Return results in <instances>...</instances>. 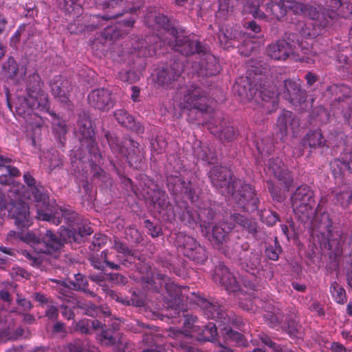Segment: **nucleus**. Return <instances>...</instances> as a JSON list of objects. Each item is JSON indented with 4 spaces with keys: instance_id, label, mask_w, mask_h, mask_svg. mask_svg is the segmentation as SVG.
I'll return each mask as SVG.
<instances>
[{
    "instance_id": "obj_24",
    "label": "nucleus",
    "mask_w": 352,
    "mask_h": 352,
    "mask_svg": "<svg viewBox=\"0 0 352 352\" xmlns=\"http://www.w3.org/2000/svg\"><path fill=\"white\" fill-rule=\"evenodd\" d=\"M233 227L231 223L228 226L226 223H220L213 226L212 236L210 240L216 243H222L226 241L227 234L232 230Z\"/></svg>"
},
{
    "instance_id": "obj_61",
    "label": "nucleus",
    "mask_w": 352,
    "mask_h": 352,
    "mask_svg": "<svg viewBox=\"0 0 352 352\" xmlns=\"http://www.w3.org/2000/svg\"><path fill=\"white\" fill-rule=\"evenodd\" d=\"M335 352H346V349L340 344H334L333 346Z\"/></svg>"
},
{
    "instance_id": "obj_44",
    "label": "nucleus",
    "mask_w": 352,
    "mask_h": 352,
    "mask_svg": "<svg viewBox=\"0 0 352 352\" xmlns=\"http://www.w3.org/2000/svg\"><path fill=\"white\" fill-rule=\"evenodd\" d=\"M280 251L279 247H269L266 249V255L268 258L276 261L278 258Z\"/></svg>"
},
{
    "instance_id": "obj_6",
    "label": "nucleus",
    "mask_w": 352,
    "mask_h": 352,
    "mask_svg": "<svg viewBox=\"0 0 352 352\" xmlns=\"http://www.w3.org/2000/svg\"><path fill=\"white\" fill-rule=\"evenodd\" d=\"M210 177L212 184L221 190L222 194L232 195L239 199V204L247 211L254 210L257 208V199L254 191L249 184H244L239 193L234 189L240 185V182H233L230 171L225 167L214 166L210 171Z\"/></svg>"
},
{
    "instance_id": "obj_20",
    "label": "nucleus",
    "mask_w": 352,
    "mask_h": 352,
    "mask_svg": "<svg viewBox=\"0 0 352 352\" xmlns=\"http://www.w3.org/2000/svg\"><path fill=\"white\" fill-rule=\"evenodd\" d=\"M197 304L204 310V313L208 318L221 319L223 309L218 302L213 303L206 299L199 298Z\"/></svg>"
},
{
    "instance_id": "obj_39",
    "label": "nucleus",
    "mask_w": 352,
    "mask_h": 352,
    "mask_svg": "<svg viewBox=\"0 0 352 352\" xmlns=\"http://www.w3.org/2000/svg\"><path fill=\"white\" fill-rule=\"evenodd\" d=\"M113 248L120 254L125 256H131V251L122 243L116 240L114 241Z\"/></svg>"
},
{
    "instance_id": "obj_55",
    "label": "nucleus",
    "mask_w": 352,
    "mask_h": 352,
    "mask_svg": "<svg viewBox=\"0 0 352 352\" xmlns=\"http://www.w3.org/2000/svg\"><path fill=\"white\" fill-rule=\"evenodd\" d=\"M305 79L309 85H312L316 81V76L312 73H307Z\"/></svg>"
},
{
    "instance_id": "obj_48",
    "label": "nucleus",
    "mask_w": 352,
    "mask_h": 352,
    "mask_svg": "<svg viewBox=\"0 0 352 352\" xmlns=\"http://www.w3.org/2000/svg\"><path fill=\"white\" fill-rule=\"evenodd\" d=\"M210 211H209V210H201L199 212L197 217L192 216V214H190V216H192V219L194 221H199L201 222H203L204 223H206V214H210Z\"/></svg>"
},
{
    "instance_id": "obj_43",
    "label": "nucleus",
    "mask_w": 352,
    "mask_h": 352,
    "mask_svg": "<svg viewBox=\"0 0 352 352\" xmlns=\"http://www.w3.org/2000/svg\"><path fill=\"white\" fill-rule=\"evenodd\" d=\"M121 30H118L117 28H109L105 30L104 36L110 40L116 39L121 36Z\"/></svg>"
},
{
    "instance_id": "obj_12",
    "label": "nucleus",
    "mask_w": 352,
    "mask_h": 352,
    "mask_svg": "<svg viewBox=\"0 0 352 352\" xmlns=\"http://www.w3.org/2000/svg\"><path fill=\"white\" fill-rule=\"evenodd\" d=\"M78 135L82 146H86L89 154L91 155V162L96 163L100 157L98 154V149L95 146L94 140V131L89 120H85L84 123L79 124V129L77 131Z\"/></svg>"
},
{
    "instance_id": "obj_58",
    "label": "nucleus",
    "mask_w": 352,
    "mask_h": 352,
    "mask_svg": "<svg viewBox=\"0 0 352 352\" xmlns=\"http://www.w3.org/2000/svg\"><path fill=\"white\" fill-rule=\"evenodd\" d=\"M134 21H135L132 19H128L126 21H123L122 23L120 24V26L121 27L122 25H123L124 28H129L133 26Z\"/></svg>"
},
{
    "instance_id": "obj_22",
    "label": "nucleus",
    "mask_w": 352,
    "mask_h": 352,
    "mask_svg": "<svg viewBox=\"0 0 352 352\" xmlns=\"http://www.w3.org/2000/svg\"><path fill=\"white\" fill-rule=\"evenodd\" d=\"M3 69L7 77L10 78H15L17 81L23 79L26 74V69L23 66L19 67L12 58H9L8 61L4 63Z\"/></svg>"
},
{
    "instance_id": "obj_49",
    "label": "nucleus",
    "mask_w": 352,
    "mask_h": 352,
    "mask_svg": "<svg viewBox=\"0 0 352 352\" xmlns=\"http://www.w3.org/2000/svg\"><path fill=\"white\" fill-rule=\"evenodd\" d=\"M195 155L197 156V157L202 159L203 160L207 161L209 163H212V157H209L206 153L205 151H204L201 148L199 149L195 150Z\"/></svg>"
},
{
    "instance_id": "obj_17",
    "label": "nucleus",
    "mask_w": 352,
    "mask_h": 352,
    "mask_svg": "<svg viewBox=\"0 0 352 352\" xmlns=\"http://www.w3.org/2000/svg\"><path fill=\"white\" fill-rule=\"evenodd\" d=\"M215 274V280H219L228 292H235L239 289L238 282L227 267L217 268Z\"/></svg>"
},
{
    "instance_id": "obj_50",
    "label": "nucleus",
    "mask_w": 352,
    "mask_h": 352,
    "mask_svg": "<svg viewBox=\"0 0 352 352\" xmlns=\"http://www.w3.org/2000/svg\"><path fill=\"white\" fill-rule=\"evenodd\" d=\"M76 330L81 333H86L89 330V322L87 320H81L76 324Z\"/></svg>"
},
{
    "instance_id": "obj_2",
    "label": "nucleus",
    "mask_w": 352,
    "mask_h": 352,
    "mask_svg": "<svg viewBox=\"0 0 352 352\" xmlns=\"http://www.w3.org/2000/svg\"><path fill=\"white\" fill-rule=\"evenodd\" d=\"M341 0H330L332 10L340 6ZM260 0H245L244 10L252 14L254 18L262 19L265 16L272 15L273 17L280 19L285 16L287 10L293 11L296 14H301L312 20L318 21L320 25L316 28L313 23H307L302 27L300 34L305 38H314L320 33V26L326 24L327 16L333 17V10L322 12L320 7L316 8L311 6L294 1L292 0H280L278 3H269L266 5L265 13L258 10Z\"/></svg>"
},
{
    "instance_id": "obj_9",
    "label": "nucleus",
    "mask_w": 352,
    "mask_h": 352,
    "mask_svg": "<svg viewBox=\"0 0 352 352\" xmlns=\"http://www.w3.org/2000/svg\"><path fill=\"white\" fill-rule=\"evenodd\" d=\"M291 200L296 217L302 222L312 223L316 214V203L312 190L307 186H301L296 189Z\"/></svg>"
},
{
    "instance_id": "obj_23",
    "label": "nucleus",
    "mask_w": 352,
    "mask_h": 352,
    "mask_svg": "<svg viewBox=\"0 0 352 352\" xmlns=\"http://www.w3.org/2000/svg\"><path fill=\"white\" fill-rule=\"evenodd\" d=\"M269 170L279 179L283 180L285 186L288 187L291 182V177L285 170L282 161L277 158L270 161L269 163Z\"/></svg>"
},
{
    "instance_id": "obj_51",
    "label": "nucleus",
    "mask_w": 352,
    "mask_h": 352,
    "mask_svg": "<svg viewBox=\"0 0 352 352\" xmlns=\"http://www.w3.org/2000/svg\"><path fill=\"white\" fill-rule=\"evenodd\" d=\"M45 313L46 316L50 319H55L58 316L57 309L53 305L48 306Z\"/></svg>"
},
{
    "instance_id": "obj_54",
    "label": "nucleus",
    "mask_w": 352,
    "mask_h": 352,
    "mask_svg": "<svg viewBox=\"0 0 352 352\" xmlns=\"http://www.w3.org/2000/svg\"><path fill=\"white\" fill-rule=\"evenodd\" d=\"M93 232L91 227L89 226H84L83 227H80L78 228V234L80 236H85L87 235H89Z\"/></svg>"
},
{
    "instance_id": "obj_10",
    "label": "nucleus",
    "mask_w": 352,
    "mask_h": 352,
    "mask_svg": "<svg viewBox=\"0 0 352 352\" xmlns=\"http://www.w3.org/2000/svg\"><path fill=\"white\" fill-rule=\"evenodd\" d=\"M175 102L182 109H197L201 111H207L206 96L199 87L185 86L177 92Z\"/></svg>"
},
{
    "instance_id": "obj_15",
    "label": "nucleus",
    "mask_w": 352,
    "mask_h": 352,
    "mask_svg": "<svg viewBox=\"0 0 352 352\" xmlns=\"http://www.w3.org/2000/svg\"><path fill=\"white\" fill-rule=\"evenodd\" d=\"M285 96L294 105H301L306 101V92L300 89L299 80H285Z\"/></svg>"
},
{
    "instance_id": "obj_30",
    "label": "nucleus",
    "mask_w": 352,
    "mask_h": 352,
    "mask_svg": "<svg viewBox=\"0 0 352 352\" xmlns=\"http://www.w3.org/2000/svg\"><path fill=\"white\" fill-rule=\"evenodd\" d=\"M107 140L109 144L113 151L122 154L127 158H131V153L128 151V149L126 148V146L128 144H133V146H134V144L132 142L129 141L128 142H125V146H121L116 138H111L110 139L107 138Z\"/></svg>"
},
{
    "instance_id": "obj_52",
    "label": "nucleus",
    "mask_w": 352,
    "mask_h": 352,
    "mask_svg": "<svg viewBox=\"0 0 352 352\" xmlns=\"http://www.w3.org/2000/svg\"><path fill=\"white\" fill-rule=\"evenodd\" d=\"M21 336V334H19ZM19 335H10L9 331H3L2 332H0V340L1 341H6L7 340H11V339H16L18 338Z\"/></svg>"
},
{
    "instance_id": "obj_62",
    "label": "nucleus",
    "mask_w": 352,
    "mask_h": 352,
    "mask_svg": "<svg viewBox=\"0 0 352 352\" xmlns=\"http://www.w3.org/2000/svg\"><path fill=\"white\" fill-rule=\"evenodd\" d=\"M0 297L5 301H9V293L7 291H0Z\"/></svg>"
},
{
    "instance_id": "obj_21",
    "label": "nucleus",
    "mask_w": 352,
    "mask_h": 352,
    "mask_svg": "<svg viewBox=\"0 0 352 352\" xmlns=\"http://www.w3.org/2000/svg\"><path fill=\"white\" fill-rule=\"evenodd\" d=\"M331 168L335 175L351 173L352 172V153L345 154L342 160H336L331 163Z\"/></svg>"
},
{
    "instance_id": "obj_29",
    "label": "nucleus",
    "mask_w": 352,
    "mask_h": 352,
    "mask_svg": "<svg viewBox=\"0 0 352 352\" xmlns=\"http://www.w3.org/2000/svg\"><path fill=\"white\" fill-rule=\"evenodd\" d=\"M60 80V78H59L58 80L50 84L52 92L53 95L55 97L58 98L62 102H67L68 100V96L65 89H63L64 86Z\"/></svg>"
},
{
    "instance_id": "obj_60",
    "label": "nucleus",
    "mask_w": 352,
    "mask_h": 352,
    "mask_svg": "<svg viewBox=\"0 0 352 352\" xmlns=\"http://www.w3.org/2000/svg\"><path fill=\"white\" fill-rule=\"evenodd\" d=\"M342 89V87H338L337 85H333L329 87V88L327 91V95H328L329 93L336 92L338 93V91H340Z\"/></svg>"
},
{
    "instance_id": "obj_25",
    "label": "nucleus",
    "mask_w": 352,
    "mask_h": 352,
    "mask_svg": "<svg viewBox=\"0 0 352 352\" xmlns=\"http://www.w3.org/2000/svg\"><path fill=\"white\" fill-rule=\"evenodd\" d=\"M236 34V32H233L231 27L221 28L219 35V41L224 47H234Z\"/></svg>"
},
{
    "instance_id": "obj_41",
    "label": "nucleus",
    "mask_w": 352,
    "mask_h": 352,
    "mask_svg": "<svg viewBox=\"0 0 352 352\" xmlns=\"http://www.w3.org/2000/svg\"><path fill=\"white\" fill-rule=\"evenodd\" d=\"M146 22L149 25H152L151 22H152L153 19H155L156 23L160 25H162V26H164L165 25L166 22L167 21V19L164 16L161 15V14H158L157 16V15H155V14H153L152 13H150L149 14H148L146 16Z\"/></svg>"
},
{
    "instance_id": "obj_8",
    "label": "nucleus",
    "mask_w": 352,
    "mask_h": 352,
    "mask_svg": "<svg viewBox=\"0 0 352 352\" xmlns=\"http://www.w3.org/2000/svg\"><path fill=\"white\" fill-rule=\"evenodd\" d=\"M102 3L107 8L118 9L111 14H107L104 16L98 15L94 16H78L77 19L68 26V30L72 34H78L85 31L92 30L94 28L102 25V22L109 19L116 18L122 14L120 8L122 5V0H104Z\"/></svg>"
},
{
    "instance_id": "obj_57",
    "label": "nucleus",
    "mask_w": 352,
    "mask_h": 352,
    "mask_svg": "<svg viewBox=\"0 0 352 352\" xmlns=\"http://www.w3.org/2000/svg\"><path fill=\"white\" fill-rule=\"evenodd\" d=\"M19 304L24 307L25 309H29L31 308V303L25 299H19Z\"/></svg>"
},
{
    "instance_id": "obj_46",
    "label": "nucleus",
    "mask_w": 352,
    "mask_h": 352,
    "mask_svg": "<svg viewBox=\"0 0 352 352\" xmlns=\"http://www.w3.org/2000/svg\"><path fill=\"white\" fill-rule=\"evenodd\" d=\"M226 334L228 338H230L232 340H236L239 344H243L242 342V336L241 334L235 332L230 329H225Z\"/></svg>"
},
{
    "instance_id": "obj_19",
    "label": "nucleus",
    "mask_w": 352,
    "mask_h": 352,
    "mask_svg": "<svg viewBox=\"0 0 352 352\" xmlns=\"http://www.w3.org/2000/svg\"><path fill=\"white\" fill-rule=\"evenodd\" d=\"M180 74V65L175 63L173 67L159 71L157 75V81L160 85L168 86L172 80H175Z\"/></svg>"
},
{
    "instance_id": "obj_11",
    "label": "nucleus",
    "mask_w": 352,
    "mask_h": 352,
    "mask_svg": "<svg viewBox=\"0 0 352 352\" xmlns=\"http://www.w3.org/2000/svg\"><path fill=\"white\" fill-rule=\"evenodd\" d=\"M175 30H172L171 34H173ZM173 37L175 38V44L170 40L164 39L160 41V45L161 46L162 43L169 45L173 49L186 56L202 51L201 43L195 40L190 39L187 36L177 34V36L173 35Z\"/></svg>"
},
{
    "instance_id": "obj_16",
    "label": "nucleus",
    "mask_w": 352,
    "mask_h": 352,
    "mask_svg": "<svg viewBox=\"0 0 352 352\" xmlns=\"http://www.w3.org/2000/svg\"><path fill=\"white\" fill-rule=\"evenodd\" d=\"M299 126L298 120L289 111H285L278 117L276 126L281 138L290 131L294 132Z\"/></svg>"
},
{
    "instance_id": "obj_13",
    "label": "nucleus",
    "mask_w": 352,
    "mask_h": 352,
    "mask_svg": "<svg viewBox=\"0 0 352 352\" xmlns=\"http://www.w3.org/2000/svg\"><path fill=\"white\" fill-rule=\"evenodd\" d=\"M91 106L101 111H109L113 107V100L111 93L104 89L92 91L88 96Z\"/></svg>"
},
{
    "instance_id": "obj_47",
    "label": "nucleus",
    "mask_w": 352,
    "mask_h": 352,
    "mask_svg": "<svg viewBox=\"0 0 352 352\" xmlns=\"http://www.w3.org/2000/svg\"><path fill=\"white\" fill-rule=\"evenodd\" d=\"M261 340L263 344L268 346L270 348H271L274 352H278L279 351V347L278 346H276L272 341L270 340L269 337L267 336H262L261 337Z\"/></svg>"
},
{
    "instance_id": "obj_37",
    "label": "nucleus",
    "mask_w": 352,
    "mask_h": 352,
    "mask_svg": "<svg viewBox=\"0 0 352 352\" xmlns=\"http://www.w3.org/2000/svg\"><path fill=\"white\" fill-rule=\"evenodd\" d=\"M119 76L122 81L129 82L130 83L135 82L138 78L135 73L131 71L121 72L119 74Z\"/></svg>"
},
{
    "instance_id": "obj_33",
    "label": "nucleus",
    "mask_w": 352,
    "mask_h": 352,
    "mask_svg": "<svg viewBox=\"0 0 352 352\" xmlns=\"http://www.w3.org/2000/svg\"><path fill=\"white\" fill-rule=\"evenodd\" d=\"M331 293L337 302L342 304L345 302V291L338 283L331 284Z\"/></svg>"
},
{
    "instance_id": "obj_56",
    "label": "nucleus",
    "mask_w": 352,
    "mask_h": 352,
    "mask_svg": "<svg viewBox=\"0 0 352 352\" xmlns=\"http://www.w3.org/2000/svg\"><path fill=\"white\" fill-rule=\"evenodd\" d=\"M247 28L252 30L254 32H258L260 31V28L254 21L248 23Z\"/></svg>"
},
{
    "instance_id": "obj_1",
    "label": "nucleus",
    "mask_w": 352,
    "mask_h": 352,
    "mask_svg": "<svg viewBox=\"0 0 352 352\" xmlns=\"http://www.w3.org/2000/svg\"><path fill=\"white\" fill-rule=\"evenodd\" d=\"M25 182L28 186V192L24 193L19 187L10 190V192L16 193L14 201L6 204L0 192V217L5 216L6 211L15 219L18 227H26L31 224L29 207L23 201L28 198L36 203L37 218L41 220L52 221L58 225L60 223V218H63L67 223H72L76 219L77 214L69 208H59L54 212L48 204L47 197L44 193L41 186H36L35 180L29 173L23 175Z\"/></svg>"
},
{
    "instance_id": "obj_34",
    "label": "nucleus",
    "mask_w": 352,
    "mask_h": 352,
    "mask_svg": "<svg viewBox=\"0 0 352 352\" xmlns=\"http://www.w3.org/2000/svg\"><path fill=\"white\" fill-rule=\"evenodd\" d=\"M244 259V262L250 269L256 268L259 265L261 256L258 252L251 253L249 256L248 253L240 256V259Z\"/></svg>"
},
{
    "instance_id": "obj_53",
    "label": "nucleus",
    "mask_w": 352,
    "mask_h": 352,
    "mask_svg": "<svg viewBox=\"0 0 352 352\" xmlns=\"http://www.w3.org/2000/svg\"><path fill=\"white\" fill-rule=\"evenodd\" d=\"M52 157H54V160L50 158V166L52 168H54L58 166L61 164V160L59 157V155L57 153H53L52 154Z\"/></svg>"
},
{
    "instance_id": "obj_36",
    "label": "nucleus",
    "mask_w": 352,
    "mask_h": 352,
    "mask_svg": "<svg viewBox=\"0 0 352 352\" xmlns=\"http://www.w3.org/2000/svg\"><path fill=\"white\" fill-rule=\"evenodd\" d=\"M114 257V255L112 253H109L108 250L102 252L100 254V258L103 260L106 265L109 266L111 269L118 270L119 265L111 261Z\"/></svg>"
},
{
    "instance_id": "obj_3",
    "label": "nucleus",
    "mask_w": 352,
    "mask_h": 352,
    "mask_svg": "<svg viewBox=\"0 0 352 352\" xmlns=\"http://www.w3.org/2000/svg\"><path fill=\"white\" fill-rule=\"evenodd\" d=\"M28 97L18 96L15 102L16 113L25 119L28 130L33 131V140L40 135V128L43 124V118L34 110L41 112L49 111L47 96L41 89L40 77L37 74L29 76Z\"/></svg>"
},
{
    "instance_id": "obj_64",
    "label": "nucleus",
    "mask_w": 352,
    "mask_h": 352,
    "mask_svg": "<svg viewBox=\"0 0 352 352\" xmlns=\"http://www.w3.org/2000/svg\"><path fill=\"white\" fill-rule=\"evenodd\" d=\"M217 352H232V351L224 346H219Z\"/></svg>"
},
{
    "instance_id": "obj_7",
    "label": "nucleus",
    "mask_w": 352,
    "mask_h": 352,
    "mask_svg": "<svg viewBox=\"0 0 352 352\" xmlns=\"http://www.w3.org/2000/svg\"><path fill=\"white\" fill-rule=\"evenodd\" d=\"M311 45L301 41L298 43L293 50L285 41H278L276 43L269 45L267 54L270 58L278 60H284L287 57H292L295 60L310 63L313 60L309 55L316 54L315 52H313L312 48L310 49Z\"/></svg>"
},
{
    "instance_id": "obj_35",
    "label": "nucleus",
    "mask_w": 352,
    "mask_h": 352,
    "mask_svg": "<svg viewBox=\"0 0 352 352\" xmlns=\"http://www.w3.org/2000/svg\"><path fill=\"white\" fill-rule=\"evenodd\" d=\"M54 116L53 125L54 131L57 133L59 137L64 135L67 132L66 124L64 121L60 120L58 118L55 117V115L50 113Z\"/></svg>"
},
{
    "instance_id": "obj_26",
    "label": "nucleus",
    "mask_w": 352,
    "mask_h": 352,
    "mask_svg": "<svg viewBox=\"0 0 352 352\" xmlns=\"http://www.w3.org/2000/svg\"><path fill=\"white\" fill-rule=\"evenodd\" d=\"M115 118L122 126L131 130H138L137 124L133 118L124 110H118L115 112Z\"/></svg>"
},
{
    "instance_id": "obj_45",
    "label": "nucleus",
    "mask_w": 352,
    "mask_h": 352,
    "mask_svg": "<svg viewBox=\"0 0 352 352\" xmlns=\"http://www.w3.org/2000/svg\"><path fill=\"white\" fill-rule=\"evenodd\" d=\"M235 135L233 127L228 126L225 129H223L219 135L221 138H224L227 140H231Z\"/></svg>"
},
{
    "instance_id": "obj_31",
    "label": "nucleus",
    "mask_w": 352,
    "mask_h": 352,
    "mask_svg": "<svg viewBox=\"0 0 352 352\" xmlns=\"http://www.w3.org/2000/svg\"><path fill=\"white\" fill-rule=\"evenodd\" d=\"M56 3L61 10L68 13H79L81 10V7L76 3V0H56Z\"/></svg>"
},
{
    "instance_id": "obj_27",
    "label": "nucleus",
    "mask_w": 352,
    "mask_h": 352,
    "mask_svg": "<svg viewBox=\"0 0 352 352\" xmlns=\"http://www.w3.org/2000/svg\"><path fill=\"white\" fill-rule=\"evenodd\" d=\"M324 140L320 131H315L308 133L303 140V146L316 148L324 144Z\"/></svg>"
},
{
    "instance_id": "obj_28",
    "label": "nucleus",
    "mask_w": 352,
    "mask_h": 352,
    "mask_svg": "<svg viewBox=\"0 0 352 352\" xmlns=\"http://www.w3.org/2000/svg\"><path fill=\"white\" fill-rule=\"evenodd\" d=\"M232 220L246 230L249 233L254 234L256 232L257 226L254 221L250 220L240 214L232 217Z\"/></svg>"
},
{
    "instance_id": "obj_32",
    "label": "nucleus",
    "mask_w": 352,
    "mask_h": 352,
    "mask_svg": "<svg viewBox=\"0 0 352 352\" xmlns=\"http://www.w3.org/2000/svg\"><path fill=\"white\" fill-rule=\"evenodd\" d=\"M86 280L84 279L81 274L75 275V282L69 281L67 283H64L63 285H61V287H63V289L65 291L67 288L72 289L75 290H85L86 288ZM62 290V288L60 289Z\"/></svg>"
},
{
    "instance_id": "obj_14",
    "label": "nucleus",
    "mask_w": 352,
    "mask_h": 352,
    "mask_svg": "<svg viewBox=\"0 0 352 352\" xmlns=\"http://www.w3.org/2000/svg\"><path fill=\"white\" fill-rule=\"evenodd\" d=\"M195 318H192L193 322L195 321ZM201 331V327L198 325L192 324L188 322L186 325V334L190 337H196L197 340L200 341H213L217 336V327L212 323L210 322L207 324L204 329L201 330V333H199Z\"/></svg>"
},
{
    "instance_id": "obj_42",
    "label": "nucleus",
    "mask_w": 352,
    "mask_h": 352,
    "mask_svg": "<svg viewBox=\"0 0 352 352\" xmlns=\"http://www.w3.org/2000/svg\"><path fill=\"white\" fill-rule=\"evenodd\" d=\"M336 197L337 201L343 206H348L351 203L352 198L351 194L348 191L338 194Z\"/></svg>"
},
{
    "instance_id": "obj_5",
    "label": "nucleus",
    "mask_w": 352,
    "mask_h": 352,
    "mask_svg": "<svg viewBox=\"0 0 352 352\" xmlns=\"http://www.w3.org/2000/svg\"><path fill=\"white\" fill-rule=\"evenodd\" d=\"M266 67L262 69L256 66H252L248 71L247 76L238 80L233 86V91L239 96L248 100H255L259 102L258 98L265 102L274 106L278 102V94L272 89L262 85V75L265 74Z\"/></svg>"
},
{
    "instance_id": "obj_59",
    "label": "nucleus",
    "mask_w": 352,
    "mask_h": 352,
    "mask_svg": "<svg viewBox=\"0 0 352 352\" xmlns=\"http://www.w3.org/2000/svg\"><path fill=\"white\" fill-rule=\"evenodd\" d=\"M6 23L7 21L5 17L0 14V34L4 30Z\"/></svg>"
},
{
    "instance_id": "obj_4",
    "label": "nucleus",
    "mask_w": 352,
    "mask_h": 352,
    "mask_svg": "<svg viewBox=\"0 0 352 352\" xmlns=\"http://www.w3.org/2000/svg\"><path fill=\"white\" fill-rule=\"evenodd\" d=\"M16 238L30 244L34 252H24L25 256L30 261L33 266L40 265L43 259V254H52L58 250L64 242L70 241L71 239L76 241L78 239L72 230H65L58 236L50 230H46L41 240L34 232H19Z\"/></svg>"
},
{
    "instance_id": "obj_63",
    "label": "nucleus",
    "mask_w": 352,
    "mask_h": 352,
    "mask_svg": "<svg viewBox=\"0 0 352 352\" xmlns=\"http://www.w3.org/2000/svg\"><path fill=\"white\" fill-rule=\"evenodd\" d=\"M133 94H131L132 99L135 101L138 95H139V89L136 87H132Z\"/></svg>"
},
{
    "instance_id": "obj_38",
    "label": "nucleus",
    "mask_w": 352,
    "mask_h": 352,
    "mask_svg": "<svg viewBox=\"0 0 352 352\" xmlns=\"http://www.w3.org/2000/svg\"><path fill=\"white\" fill-rule=\"evenodd\" d=\"M88 345V343H80L77 342L73 345H71L69 350L70 352H87L85 347ZM95 349L94 346H89L87 352H94Z\"/></svg>"
},
{
    "instance_id": "obj_18",
    "label": "nucleus",
    "mask_w": 352,
    "mask_h": 352,
    "mask_svg": "<svg viewBox=\"0 0 352 352\" xmlns=\"http://www.w3.org/2000/svg\"><path fill=\"white\" fill-rule=\"evenodd\" d=\"M10 159L0 155V184H10L13 182V177L19 175V170L10 165Z\"/></svg>"
},
{
    "instance_id": "obj_40",
    "label": "nucleus",
    "mask_w": 352,
    "mask_h": 352,
    "mask_svg": "<svg viewBox=\"0 0 352 352\" xmlns=\"http://www.w3.org/2000/svg\"><path fill=\"white\" fill-rule=\"evenodd\" d=\"M261 217L263 221L270 226L274 225L278 221V217L276 213L270 211L263 212Z\"/></svg>"
}]
</instances>
